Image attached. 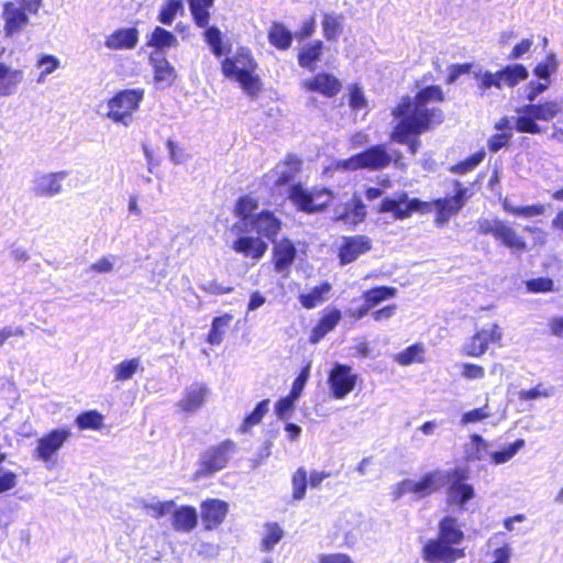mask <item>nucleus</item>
<instances>
[{"instance_id": "obj_21", "label": "nucleus", "mask_w": 563, "mask_h": 563, "mask_svg": "<svg viewBox=\"0 0 563 563\" xmlns=\"http://www.w3.org/2000/svg\"><path fill=\"white\" fill-rule=\"evenodd\" d=\"M27 10L15 2H7L3 5L4 32L12 36L23 31L29 23Z\"/></svg>"}, {"instance_id": "obj_47", "label": "nucleus", "mask_w": 563, "mask_h": 563, "mask_svg": "<svg viewBox=\"0 0 563 563\" xmlns=\"http://www.w3.org/2000/svg\"><path fill=\"white\" fill-rule=\"evenodd\" d=\"M284 531L275 522L266 525V534L262 540V551L269 552L283 539Z\"/></svg>"}, {"instance_id": "obj_23", "label": "nucleus", "mask_w": 563, "mask_h": 563, "mask_svg": "<svg viewBox=\"0 0 563 563\" xmlns=\"http://www.w3.org/2000/svg\"><path fill=\"white\" fill-rule=\"evenodd\" d=\"M229 505L220 499H209L201 505V519L206 529L211 530L222 523Z\"/></svg>"}, {"instance_id": "obj_55", "label": "nucleus", "mask_w": 563, "mask_h": 563, "mask_svg": "<svg viewBox=\"0 0 563 563\" xmlns=\"http://www.w3.org/2000/svg\"><path fill=\"white\" fill-rule=\"evenodd\" d=\"M349 104L353 110H362L367 107V100L357 85L350 87Z\"/></svg>"}, {"instance_id": "obj_41", "label": "nucleus", "mask_w": 563, "mask_h": 563, "mask_svg": "<svg viewBox=\"0 0 563 563\" xmlns=\"http://www.w3.org/2000/svg\"><path fill=\"white\" fill-rule=\"evenodd\" d=\"M203 37L214 56L221 57L229 51L228 45L222 41V33L218 27H208L203 33Z\"/></svg>"}, {"instance_id": "obj_28", "label": "nucleus", "mask_w": 563, "mask_h": 563, "mask_svg": "<svg viewBox=\"0 0 563 563\" xmlns=\"http://www.w3.org/2000/svg\"><path fill=\"white\" fill-rule=\"evenodd\" d=\"M252 230L267 239H274L280 230V221L269 211H262L250 221Z\"/></svg>"}, {"instance_id": "obj_34", "label": "nucleus", "mask_w": 563, "mask_h": 563, "mask_svg": "<svg viewBox=\"0 0 563 563\" xmlns=\"http://www.w3.org/2000/svg\"><path fill=\"white\" fill-rule=\"evenodd\" d=\"M322 48L323 44L321 41H313L306 44L298 56L299 65L309 70H314L317 62L320 60Z\"/></svg>"}, {"instance_id": "obj_35", "label": "nucleus", "mask_w": 563, "mask_h": 563, "mask_svg": "<svg viewBox=\"0 0 563 563\" xmlns=\"http://www.w3.org/2000/svg\"><path fill=\"white\" fill-rule=\"evenodd\" d=\"M269 43L278 49L286 51L291 46L292 33L282 23H273L268 31Z\"/></svg>"}, {"instance_id": "obj_16", "label": "nucleus", "mask_w": 563, "mask_h": 563, "mask_svg": "<svg viewBox=\"0 0 563 563\" xmlns=\"http://www.w3.org/2000/svg\"><path fill=\"white\" fill-rule=\"evenodd\" d=\"M301 167L302 161L298 156L289 154L265 176V183L273 184L275 187L285 186L296 178Z\"/></svg>"}, {"instance_id": "obj_25", "label": "nucleus", "mask_w": 563, "mask_h": 563, "mask_svg": "<svg viewBox=\"0 0 563 563\" xmlns=\"http://www.w3.org/2000/svg\"><path fill=\"white\" fill-rule=\"evenodd\" d=\"M150 63L153 67L155 85L161 89L170 87L176 79V71L166 57L150 55Z\"/></svg>"}, {"instance_id": "obj_19", "label": "nucleus", "mask_w": 563, "mask_h": 563, "mask_svg": "<svg viewBox=\"0 0 563 563\" xmlns=\"http://www.w3.org/2000/svg\"><path fill=\"white\" fill-rule=\"evenodd\" d=\"M501 335L499 327L493 324L489 329H482L476 332L470 341L464 344L463 350L470 356H481L486 352L488 344L498 342Z\"/></svg>"}, {"instance_id": "obj_14", "label": "nucleus", "mask_w": 563, "mask_h": 563, "mask_svg": "<svg viewBox=\"0 0 563 563\" xmlns=\"http://www.w3.org/2000/svg\"><path fill=\"white\" fill-rule=\"evenodd\" d=\"M428 203L413 198L408 199L407 194H400L395 198H385L379 206L380 212H391L396 219L404 220L413 211L428 209Z\"/></svg>"}, {"instance_id": "obj_40", "label": "nucleus", "mask_w": 563, "mask_h": 563, "mask_svg": "<svg viewBox=\"0 0 563 563\" xmlns=\"http://www.w3.org/2000/svg\"><path fill=\"white\" fill-rule=\"evenodd\" d=\"M232 320L231 314H223L220 317H216L212 321L211 329L208 334L207 341L211 345H218L223 340V334L225 329L229 327L230 322Z\"/></svg>"}, {"instance_id": "obj_43", "label": "nucleus", "mask_w": 563, "mask_h": 563, "mask_svg": "<svg viewBox=\"0 0 563 563\" xmlns=\"http://www.w3.org/2000/svg\"><path fill=\"white\" fill-rule=\"evenodd\" d=\"M184 12V3L181 0H167L158 14V21L163 24L170 25L178 13Z\"/></svg>"}, {"instance_id": "obj_38", "label": "nucleus", "mask_w": 563, "mask_h": 563, "mask_svg": "<svg viewBox=\"0 0 563 563\" xmlns=\"http://www.w3.org/2000/svg\"><path fill=\"white\" fill-rule=\"evenodd\" d=\"M397 294V289L388 286H380L372 288L364 292V301L373 309L383 301L394 298Z\"/></svg>"}, {"instance_id": "obj_33", "label": "nucleus", "mask_w": 563, "mask_h": 563, "mask_svg": "<svg viewBox=\"0 0 563 563\" xmlns=\"http://www.w3.org/2000/svg\"><path fill=\"white\" fill-rule=\"evenodd\" d=\"M464 538V533L457 527L456 519L445 517L439 526V537L437 540L442 541L451 547L459 544Z\"/></svg>"}, {"instance_id": "obj_1", "label": "nucleus", "mask_w": 563, "mask_h": 563, "mask_svg": "<svg viewBox=\"0 0 563 563\" xmlns=\"http://www.w3.org/2000/svg\"><path fill=\"white\" fill-rule=\"evenodd\" d=\"M444 96L440 86H429L421 89L413 99L404 97L393 110L395 118H401L396 125L393 141L416 137L433 129L443 120L442 111L430 104L443 101Z\"/></svg>"}, {"instance_id": "obj_20", "label": "nucleus", "mask_w": 563, "mask_h": 563, "mask_svg": "<svg viewBox=\"0 0 563 563\" xmlns=\"http://www.w3.org/2000/svg\"><path fill=\"white\" fill-rule=\"evenodd\" d=\"M372 247V241L365 235H354L343 238L339 251V258L342 265L350 264L362 254L368 252Z\"/></svg>"}, {"instance_id": "obj_64", "label": "nucleus", "mask_w": 563, "mask_h": 563, "mask_svg": "<svg viewBox=\"0 0 563 563\" xmlns=\"http://www.w3.org/2000/svg\"><path fill=\"white\" fill-rule=\"evenodd\" d=\"M115 257L114 256H104L96 261L91 266L90 271L98 274H107L111 273L114 268Z\"/></svg>"}, {"instance_id": "obj_24", "label": "nucleus", "mask_w": 563, "mask_h": 563, "mask_svg": "<svg viewBox=\"0 0 563 563\" xmlns=\"http://www.w3.org/2000/svg\"><path fill=\"white\" fill-rule=\"evenodd\" d=\"M177 45V37L161 26H156L147 36L146 46L151 49L150 55L165 56L169 48Z\"/></svg>"}, {"instance_id": "obj_62", "label": "nucleus", "mask_w": 563, "mask_h": 563, "mask_svg": "<svg viewBox=\"0 0 563 563\" xmlns=\"http://www.w3.org/2000/svg\"><path fill=\"white\" fill-rule=\"evenodd\" d=\"M340 319L341 312L339 310H332L325 316H323L317 325L320 327L328 334L336 327Z\"/></svg>"}, {"instance_id": "obj_32", "label": "nucleus", "mask_w": 563, "mask_h": 563, "mask_svg": "<svg viewBox=\"0 0 563 563\" xmlns=\"http://www.w3.org/2000/svg\"><path fill=\"white\" fill-rule=\"evenodd\" d=\"M465 459L468 462L483 461L489 455V443L479 434H472L464 446Z\"/></svg>"}, {"instance_id": "obj_8", "label": "nucleus", "mask_w": 563, "mask_h": 563, "mask_svg": "<svg viewBox=\"0 0 563 563\" xmlns=\"http://www.w3.org/2000/svg\"><path fill=\"white\" fill-rule=\"evenodd\" d=\"M478 232L481 234H490L497 241L515 252H523L527 244L516 230L499 219H481L478 220Z\"/></svg>"}, {"instance_id": "obj_50", "label": "nucleus", "mask_w": 563, "mask_h": 563, "mask_svg": "<svg viewBox=\"0 0 563 563\" xmlns=\"http://www.w3.org/2000/svg\"><path fill=\"white\" fill-rule=\"evenodd\" d=\"M268 399L260 401L256 405L255 409L244 419L243 424L241 426V431L247 432V430L251 427L258 424L262 421L263 417L268 412Z\"/></svg>"}, {"instance_id": "obj_61", "label": "nucleus", "mask_w": 563, "mask_h": 563, "mask_svg": "<svg viewBox=\"0 0 563 563\" xmlns=\"http://www.w3.org/2000/svg\"><path fill=\"white\" fill-rule=\"evenodd\" d=\"M309 372H310V365L308 364L306 367H303L301 369L300 374L295 379L291 390H290V394H289L292 396V399H299V397L302 393L303 386L306 385V383L308 380Z\"/></svg>"}, {"instance_id": "obj_45", "label": "nucleus", "mask_w": 563, "mask_h": 563, "mask_svg": "<svg viewBox=\"0 0 563 563\" xmlns=\"http://www.w3.org/2000/svg\"><path fill=\"white\" fill-rule=\"evenodd\" d=\"M424 347L421 344H413L395 356L396 362L400 365H410L412 363L423 362Z\"/></svg>"}, {"instance_id": "obj_59", "label": "nucleus", "mask_w": 563, "mask_h": 563, "mask_svg": "<svg viewBox=\"0 0 563 563\" xmlns=\"http://www.w3.org/2000/svg\"><path fill=\"white\" fill-rule=\"evenodd\" d=\"M18 483V475L9 470L0 467V494L13 489Z\"/></svg>"}, {"instance_id": "obj_3", "label": "nucleus", "mask_w": 563, "mask_h": 563, "mask_svg": "<svg viewBox=\"0 0 563 563\" xmlns=\"http://www.w3.org/2000/svg\"><path fill=\"white\" fill-rule=\"evenodd\" d=\"M523 113L528 117L516 118L512 121L504 119L497 125L499 131L516 130L517 132L537 133L538 124L532 120L549 121L562 111V101L550 100L541 104H529L523 108Z\"/></svg>"}, {"instance_id": "obj_12", "label": "nucleus", "mask_w": 563, "mask_h": 563, "mask_svg": "<svg viewBox=\"0 0 563 563\" xmlns=\"http://www.w3.org/2000/svg\"><path fill=\"white\" fill-rule=\"evenodd\" d=\"M467 189L461 183H455V192L453 196H446L433 200L432 205L437 210L435 222L440 225L446 223L451 217L455 216L466 202Z\"/></svg>"}, {"instance_id": "obj_53", "label": "nucleus", "mask_w": 563, "mask_h": 563, "mask_svg": "<svg viewBox=\"0 0 563 563\" xmlns=\"http://www.w3.org/2000/svg\"><path fill=\"white\" fill-rule=\"evenodd\" d=\"M485 157L484 151H478L467 157L466 159L460 162L459 164L453 165L450 170L456 174H466L473 170Z\"/></svg>"}, {"instance_id": "obj_22", "label": "nucleus", "mask_w": 563, "mask_h": 563, "mask_svg": "<svg viewBox=\"0 0 563 563\" xmlns=\"http://www.w3.org/2000/svg\"><path fill=\"white\" fill-rule=\"evenodd\" d=\"M66 176V172L38 175L34 179L33 190L37 196H56L62 192L63 181L65 180Z\"/></svg>"}, {"instance_id": "obj_60", "label": "nucleus", "mask_w": 563, "mask_h": 563, "mask_svg": "<svg viewBox=\"0 0 563 563\" xmlns=\"http://www.w3.org/2000/svg\"><path fill=\"white\" fill-rule=\"evenodd\" d=\"M297 399H292L291 395H288L285 398H282L277 401L275 406V411L278 417V419L285 420L288 418L289 413L294 409L295 401Z\"/></svg>"}, {"instance_id": "obj_29", "label": "nucleus", "mask_w": 563, "mask_h": 563, "mask_svg": "<svg viewBox=\"0 0 563 563\" xmlns=\"http://www.w3.org/2000/svg\"><path fill=\"white\" fill-rule=\"evenodd\" d=\"M139 41V31L135 27L121 29L110 34L104 45L110 49H129L134 47Z\"/></svg>"}, {"instance_id": "obj_52", "label": "nucleus", "mask_w": 563, "mask_h": 563, "mask_svg": "<svg viewBox=\"0 0 563 563\" xmlns=\"http://www.w3.org/2000/svg\"><path fill=\"white\" fill-rule=\"evenodd\" d=\"M257 209L256 201L251 197H242L235 206V213L242 218L244 225H249L253 220L252 213Z\"/></svg>"}, {"instance_id": "obj_15", "label": "nucleus", "mask_w": 563, "mask_h": 563, "mask_svg": "<svg viewBox=\"0 0 563 563\" xmlns=\"http://www.w3.org/2000/svg\"><path fill=\"white\" fill-rule=\"evenodd\" d=\"M357 375L352 367L343 364H335L329 375V385L335 399H343L356 385Z\"/></svg>"}, {"instance_id": "obj_9", "label": "nucleus", "mask_w": 563, "mask_h": 563, "mask_svg": "<svg viewBox=\"0 0 563 563\" xmlns=\"http://www.w3.org/2000/svg\"><path fill=\"white\" fill-rule=\"evenodd\" d=\"M443 475L440 473H427L420 481L404 479L398 483L393 492L394 499H399L406 494H413L418 499L424 498L441 488Z\"/></svg>"}, {"instance_id": "obj_5", "label": "nucleus", "mask_w": 563, "mask_h": 563, "mask_svg": "<svg viewBox=\"0 0 563 563\" xmlns=\"http://www.w3.org/2000/svg\"><path fill=\"white\" fill-rule=\"evenodd\" d=\"M433 473H440L443 475V483L441 488L445 485L448 487V503L450 505L459 506L463 508L464 505L471 500L475 493L474 488L470 484H465L468 479V471L463 467H455L451 471H434Z\"/></svg>"}, {"instance_id": "obj_37", "label": "nucleus", "mask_w": 563, "mask_h": 563, "mask_svg": "<svg viewBox=\"0 0 563 563\" xmlns=\"http://www.w3.org/2000/svg\"><path fill=\"white\" fill-rule=\"evenodd\" d=\"M344 16L342 14L325 13L322 21L324 37L328 41H335L343 30Z\"/></svg>"}, {"instance_id": "obj_46", "label": "nucleus", "mask_w": 563, "mask_h": 563, "mask_svg": "<svg viewBox=\"0 0 563 563\" xmlns=\"http://www.w3.org/2000/svg\"><path fill=\"white\" fill-rule=\"evenodd\" d=\"M139 368V358L123 361L113 367L114 378L120 382L131 379Z\"/></svg>"}, {"instance_id": "obj_51", "label": "nucleus", "mask_w": 563, "mask_h": 563, "mask_svg": "<svg viewBox=\"0 0 563 563\" xmlns=\"http://www.w3.org/2000/svg\"><path fill=\"white\" fill-rule=\"evenodd\" d=\"M307 472L303 467H299L291 477V487H292V499L301 500L306 496L307 489Z\"/></svg>"}, {"instance_id": "obj_56", "label": "nucleus", "mask_w": 563, "mask_h": 563, "mask_svg": "<svg viewBox=\"0 0 563 563\" xmlns=\"http://www.w3.org/2000/svg\"><path fill=\"white\" fill-rule=\"evenodd\" d=\"M170 159L175 164H181L187 161L189 153L185 148V143H166Z\"/></svg>"}, {"instance_id": "obj_31", "label": "nucleus", "mask_w": 563, "mask_h": 563, "mask_svg": "<svg viewBox=\"0 0 563 563\" xmlns=\"http://www.w3.org/2000/svg\"><path fill=\"white\" fill-rule=\"evenodd\" d=\"M234 251L252 258H261L267 250V244L260 238L241 236L233 244Z\"/></svg>"}, {"instance_id": "obj_58", "label": "nucleus", "mask_w": 563, "mask_h": 563, "mask_svg": "<svg viewBox=\"0 0 563 563\" xmlns=\"http://www.w3.org/2000/svg\"><path fill=\"white\" fill-rule=\"evenodd\" d=\"M527 288L531 292L552 291L553 280L547 277L533 278L527 282Z\"/></svg>"}, {"instance_id": "obj_4", "label": "nucleus", "mask_w": 563, "mask_h": 563, "mask_svg": "<svg viewBox=\"0 0 563 563\" xmlns=\"http://www.w3.org/2000/svg\"><path fill=\"white\" fill-rule=\"evenodd\" d=\"M288 198L298 210L314 213L323 210L333 196L325 188L308 190L301 184H294L288 188Z\"/></svg>"}, {"instance_id": "obj_30", "label": "nucleus", "mask_w": 563, "mask_h": 563, "mask_svg": "<svg viewBox=\"0 0 563 563\" xmlns=\"http://www.w3.org/2000/svg\"><path fill=\"white\" fill-rule=\"evenodd\" d=\"M296 247L289 240H283L274 247L275 269L278 273L286 272L294 263Z\"/></svg>"}, {"instance_id": "obj_57", "label": "nucleus", "mask_w": 563, "mask_h": 563, "mask_svg": "<svg viewBox=\"0 0 563 563\" xmlns=\"http://www.w3.org/2000/svg\"><path fill=\"white\" fill-rule=\"evenodd\" d=\"M475 78L477 79L481 89L486 90L492 87L500 89V81H498L496 73L479 70L475 74Z\"/></svg>"}, {"instance_id": "obj_10", "label": "nucleus", "mask_w": 563, "mask_h": 563, "mask_svg": "<svg viewBox=\"0 0 563 563\" xmlns=\"http://www.w3.org/2000/svg\"><path fill=\"white\" fill-rule=\"evenodd\" d=\"M139 101L140 95L135 90L122 91L108 101L104 114L114 122L128 125Z\"/></svg>"}, {"instance_id": "obj_27", "label": "nucleus", "mask_w": 563, "mask_h": 563, "mask_svg": "<svg viewBox=\"0 0 563 563\" xmlns=\"http://www.w3.org/2000/svg\"><path fill=\"white\" fill-rule=\"evenodd\" d=\"M24 78L23 70L0 63V97L13 95Z\"/></svg>"}, {"instance_id": "obj_42", "label": "nucleus", "mask_w": 563, "mask_h": 563, "mask_svg": "<svg viewBox=\"0 0 563 563\" xmlns=\"http://www.w3.org/2000/svg\"><path fill=\"white\" fill-rule=\"evenodd\" d=\"M330 288L328 283L316 286L310 292L300 295L299 301L306 309H312L324 300V295L330 291Z\"/></svg>"}, {"instance_id": "obj_44", "label": "nucleus", "mask_w": 563, "mask_h": 563, "mask_svg": "<svg viewBox=\"0 0 563 563\" xmlns=\"http://www.w3.org/2000/svg\"><path fill=\"white\" fill-rule=\"evenodd\" d=\"M365 207L360 199L353 200V207L351 209L345 208V211L335 217V220L343 221L345 223H360L365 218Z\"/></svg>"}, {"instance_id": "obj_63", "label": "nucleus", "mask_w": 563, "mask_h": 563, "mask_svg": "<svg viewBox=\"0 0 563 563\" xmlns=\"http://www.w3.org/2000/svg\"><path fill=\"white\" fill-rule=\"evenodd\" d=\"M506 71L509 75V87H515L520 80L528 76L526 67L520 64L507 66Z\"/></svg>"}, {"instance_id": "obj_7", "label": "nucleus", "mask_w": 563, "mask_h": 563, "mask_svg": "<svg viewBox=\"0 0 563 563\" xmlns=\"http://www.w3.org/2000/svg\"><path fill=\"white\" fill-rule=\"evenodd\" d=\"M174 506L173 501H157L155 504L143 503V508H145L146 511L155 518L173 512V527L175 530L183 532L191 531L197 526L198 521L196 509L189 506H184L174 510Z\"/></svg>"}, {"instance_id": "obj_49", "label": "nucleus", "mask_w": 563, "mask_h": 563, "mask_svg": "<svg viewBox=\"0 0 563 563\" xmlns=\"http://www.w3.org/2000/svg\"><path fill=\"white\" fill-rule=\"evenodd\" d=\"M60 65L57 57L53 55H43L36 63V67L41 70L37 77L38 84H44L46 76L53 74Z\"/></svg>"}, {"instance_id": "obj_26", "label": "nucleus", "mask_w": 563, "mask_h": 563, "mask_svg": "<svg viewBox=\"0 0 563 563\" xmlns=\"http://www.w3.org/2000/svg\"><path fill=\"white\" fill-rule=\"evenodd\" d=\"M208 388L202 383H194L186 388L183 399L178 406L186 412H194L206 401Z\"/></svg>"}, {"instance_id": "obj_48", "label": "nucleus", "mask_w": 563, "mask_h": 563, "mask_svg": "<svg viewBox=\"0 0 563 563\" xmlns=\"http://www.w3.org/2000/svg\"><path fill=\"white\" fill-rule=\"evenodd\" d=\"M75 422L81 430H98L102 427L103 417L98 411L91 410L77 416Z\"/></svg>"}, {"instance_id": "obj_17", "label": "nucleus", "mask_w": 563, "mask_h": 563, "mask_svg": "<svg viewBox=\"0 0 563 563\" xmlns=\"http://www.w3.org/2000/svg\"><path fill=\"white\" fill-rule=\"evenodd\" d=\"M464 556V550L453 548L437 539L429 540L422 551V558L429 563H453Z\"/></svg>"}, {"instance_id": "obj_39", "label": "nucleus", "mask_w": 563, "mask_h": 563, "mask_svg": "<svg viewBox=\"0 0 563 563\" xmlns=\"http://www.w3.org/2000/svg\"><path fill=\"white\" fill-rule=\"evenodd\" d=\"M523 439H518L515 442L506 445L501 451L490 452V462L494 465H500L510 461L518 452L525 446Z\"/></svg>"}, {"instance_id": "obj_6", "label": "nucleus", "mask_w": 563, "mask_h": 563, "mask_svg": "<svg viewBox=\"0 0 563 563\" xmlns=\"http://www.w3.org/2000/svg\"><path fill=\"white\" fill-rule=\"evenodd\" d=\"M70 438L71 430L67 427L51 430L37 439L36 446L33 451V457L44 463L47 467L54 465L58 452Z\"/></svg>"}, {"instance_id": "obj_36", "label": "nucleus", "mask_w": 563, "mask_h": 563, "mask_svg": "<svg viewBox=\"0 0 563 563\" xmlns=\"http://www.w3.org/2000/svg\"><path fill=\"white\" fill-rule=\"evenodd\" d=\"M188 2L196 24L199 27H206L209 23V9L213 5V0H188Z\"/></svg>"}, {"instance_id": "obj_13", "label": "nucleus", "mask_w": 563, "mask_h": 563, "mask_svg": "<svg viewBox=\"0 0 563 563\" xmlns=\"http://www.w3.org/2000/svg\"><path fill=\"white\" fill-rule=\"evenodd\" d=\"M390 161L391 156L386 152L384 146L375 145L344 161V167L353 170L358 168L379 169L386 167Z\"/></svg>"}, {"instance_id": "obj_2", "label": "nucleus", "mask_w": 563, "mask_h": 563, "mask_svg": "<svg viewBox=\"0 0 563 563\" xmlns=\"http://www.w3.org/2000/svg\"><path fill=\"white\" fill-rule=\"evenodd\" d=\"M256 63L247 49H240L232 57H227L221 64L225 78L235 80L251 97H256L262 90L260 77L255 74Z\"/></svg>"}, {"instance_id": "obj_11", "label": "nucleus", "mask_w": 563, "mask_h": 563, "mask_svg": "<svg viewBox=\"0 0 563 563\" xmlns=\"http://www.w3.org/2000/svg\"><path fill=\"white\" fill-rule=\"evenodd\" d=\"M234 451L235 444L230 440H225L219 445L210 448L200 457V468L198 474L209 476L223 470Z\"/></svg>"}, {"instance_id": "obj_18", "label": "nucleus", "mask_w": 563, "mask_h": 563, "mask_svg": "<svg viewBox=\"0 0 563 563\" xmlns=\"http://www.w3.org/2000/svg\"><path fill=\"white\" fill-rule=\"evenodd\" d=\"M300 85L305 90L319 92L327 98L336 96L342 88L341 80L329 73H319L312 78L302 80Z\"/></svg>"}, {"instance_id": "obj_54", "label": "nucleus", "mask_w": 563, "mask_h": 563, "mask_svg": "<svg viewBox=\"0 0 563 563\" xmlns=\"http://www.w3.org/2000/svg\"><path fill=\"white\" fill-rule=\"evenodd\" d=\"M558 68V62L554 54H549L543 63L536 66L533 73L541 79H549L550 75Z\"/></svg>"}]
</instances>
